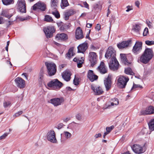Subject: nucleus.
<instances>
[{
  "label": "nucleus",
  "instance_id": "obj_59",
  "mask_svg": "<svg viewBox=\"0 0 154 154\" xmlns=\"http://www.w3.org/2000/svg\"><path fill=\"white\" fill-rule=\"evenodd\" d=\"M4 20L2 17H0V24H2L4 23Z\"/></svg>",
  "mask_w": 154,
  "mask_h": 154
},
{
  "label": "nucleus",
  "instance_id": "obj_62",
  "mask_svg": "<svg viewBox=\"0 0 154 154\" xmlns=\"http://www.w3.org/2000/svg\"><path fill=\"white\" fill-rule=\"evenodd\" d=\"M69 120V118H64L63 119V121H64L65 122H67Z\"/></svg>",
  "mask_w": 154,
  "mask_h": 154
},
{
  "label": "nucleus",
  "instance_id": "obj_15",
  "mask_svg": "<svg viewBox=\"0 0 154 154\" xmlns=\"http://www.w3.org/2000/svg\"><path fill=\"white\" fill-rule=\"evenodd\" d=\"M132 43V40L130 39L127 41H123L117 45L118 47L120 49L127 48Z\"/></svg>",
  "mask_w": 154,
  "mask_h": 154
},
{
  "label": "nucleus",
  "instance_id": "obj_7",
  "mask_svg": "<svg viewBox=\"0 0 154 154\" xmlns=\"http://www.w3.org/2000/svg\"><path fill=\"white\" fill-rule=\"evenodd\" d=\"M116 51L111 47L108 48L105 55V57L107 59H110V60L116 58Z\"/></svg>",
  "mask_w": 154,
  "mask_h": 154
},
{
  "label": "nucleus",
  "instance_id": "obj_16",
  "mask_svg": "<svg viewBox=\"0 0 154 154\" xmlns=\"http://www.w3.org/2000/svg\"><path fill=\"white\" fill-rule=\"evenodd\" d=\"M46 8L45 5L43 2H39L35 4L33 6V10H35L37 9H39L42 11L45 10Z\"/></svg>",
  "mask_w": 154,
  "mask_h": 154
},
{
  "label": "nucleus",
  "instance_id": "obj_14",
  "mask_svg": "<svg viewBox=\"0 0 154 154\" xmlns=\"http://www.w3.org/2000/svg\"><path fill=\"white\" fill-rule=\"evenodd\" d=\"M64 100L62 98H55L51 99L50 103L52 104L55 106H57L61 104L63 102Z\"/></svg>",
  "mask_w": 154,
  "mask_h": 154
},
{
  "label": "nucleus",
  "instance_id": "obj_57",
  "mask_svg": "<svg viewBox=\"0 0 154 154\" xmlns=\"http://www.w3.org/2000/svg\"><path fill=\"white\" fill-rule=\"evenodd\" d=\"M101 134L100 133H98V134H96L95 135H94V137L95 138H97L99 137H101Z\"/></svg>",
  "mask_w": 154,
  "mask_h": 154
},
{
  "label": "nucleus",
  "instance_id": "obj_39",
  "mask_svg": "<svg viewBox=\"0 0 154 154\" xmlns=\"http://www.w3.org/2000/svg\"><path fill=\"white\" fill-rule=\"evenodd\" d=\"M54 11H53L51 13L54 15L55 17L57 18H58L60 17V15L59 12L57 11L56 9H54Z\"/></svg>",
  "mask_w": 154,
  "mask_h": 154
},
{
  "label": "nucleus",
  "instance_id": "obj_38",
  "mask_svg": "<svg viewBox=\"0 0 154 154\" xmlns=\"http://www.w3.org/2000/svg\"><path fill=\"white\" fill-rule=\"evenodd\" d=\"M63 134L65 137L67 139H70L72 136L71 134L67 131H64L63 132Z\"/></svg>",
  "mask_w": 154,
  "mask_h": 154
},
{
  "label": "nucleus",
  "instance_id": "obj_45",
  "mask_svg": "<svg viewBox=\"0 0 154 154\" xmlns=\"http://www.w3.org/2000/svg\"><path fill=\"white\" fill-rule=\"evenodd\" d=\"M146 44L148 45H151L154 44V41H153L147 40L145 41Z\"/></svg>",
  "mask_w": 154,
  "mask_h": 154
},
{
  "label": "nucleus",
  "instance_id": "obj_1",
  "mask_svg": "<svg viewBox=\"0 0 154 154\" xmlns=\"http://www.w3.org/2000/svg\"><path fill=\"white\" fill-rule=\"evenodd\" d=\"M153 56V52L152 49L147 48L140 57L139 60L143 63L146 64L151 59Z\"/></svg>",
  "mask_w": 154,
  "mask_h": 154
},
{
  "label": "nucleus",
  "instance_id": "obj_21",
  "mask_svg": "<svg viewBox=\"0 0 154 154\" xmlns=\"http://www.w3.org/2000/svg\"><path fill=\"white\" fill-rule=\"evenodd\" d=\"M104 84L106 91H108L110 89L111 87L112 82L111 77L109 75L104 80Z\"/></svg>",
  "mask_w": 154,
  "mask_h": 154
},
{
  "label": "nucleus",
  "instance_id": "obj_41",
  "mask_svg": "<svg viewBox=\"0 0 154 154\" xmlns=\"http://www.w3.org/2000/svg\"><path fill=\"white\" fill-rule=\"evenodd\" d=\"M23 113V112L22 111H20L15 113L13 115V117L14 118H16L19 116H20Z\"/></svg>",
  "mask_w": 154,
  "mask_h": 154
},
{
  "label": "nucleus",
  "instance_id": "obj_13",
  "mask_svg": "<svg viewBox=\"0 0 154 154\" xmlns=\"http://www.w3.org/2000/svg\"><path fill=\"white\" fill-rule=\"evenodd\" d=\"M17 5L18 8L20 12H26V3L25 0H18Z\"/></svg>",
  "mask_w": 154,
  "mask_h": 154
},
{
  "label": "nucleus",
  "instance_id": "obj_50",
  "mask_svg": "<svg viewBox=\"0 0 154 154\" xmlns=\"http://www.w3.org/2000/svg\"><path fill=\"white\" fill-rule=\"evenodd\" d=\"M140 1H139L137 0L135 2V6H136L138 8H140Z\"/></svg>",
  "mask_w": 154,
  "mask_h": 154
},
{
  "label": "nucleus",
  "instance_id": "obj_54",
  "mask_svg": "<svg viewBox=\"0 0 154 154\" xmlns=\"http://www.w3.org/2000/svg\"><path fill=\"white\" fill-rule=\"evenodd\" d=\"M127 9L126 10V11L127 12H128L132 10V9L131 8V7L130 6H128L126 7Z\"/></svg>",
  "mask_w": 154,
  "mask_h": 154
},
{
  "label": "nucleus",
  "instance_id": "obj_12",
  "mask_svg": "<svg viewBox=\"0 0 154 154\" xmlns=\"http://www.w3.org/2000/svg\"><path fill=\"white\" fill-rule=\"evenodd\" d=\"M91 88L93 91L94 94L96 95L102 94L103 93L102 89L99 86L92 85H91Z\"/></svg>",
  "mask_w": 154,
  "mask_h": 154
},
{
  "label": "nucleus",
  "instance_id": "obj_11",
  "mask_svg": "<svg viewBox=\"0 0 154 154\" xmlns=\"http://www.w3.org/2000/svg\"><path fill=\"white\" fill-rule=\"evenodd\" d=\"M109 66L110 68L113 70L115 71L118 69L119 63L116 58L110 60Z\"/></svg>",
  "mask_w": 154,
  "mask_h": 154
},
{
  "label": "nucleus",
  "instance_id": "obj_26",
  "mask_svg": "<svg viewBox=\"0 0 154 154\" xmlns=\"http://www.w3.org/2000/svg\"><path fill=\"white\" fill-rule=\"evenodd\" d=\"M56 38L58 39L65 40L68 39V37L66 34L64 33H62L57 34Z\"/></svg>",
  "mask_w": 154,
  "mask_h": 154
},
{
  "label": "nucleus",
  "instance_id": "obj_32",
  "mask_svg": "<svg viewBox=\"0 0 154 154\" xmlns=\"http://www.w3.org/2000/svg\"><path fill=\"white\" fill-rule=\"evenodd\" d=\"M74 54L73 49L72 48H71L69 49L68 53L66 54V57L70 58L74 56Z\"/></svg>",
  "mask_w": 154,
  "mask_h": 154
},
{
  "label": "nucleus",
  "instance_id": "obj_64",
  "mask_svg": "<svg viewBox=\"0 0 154 154\" xmlns=\"http://www.w3.org/2000/svg\"><path fill=\"white\" fill-rule=\"evenodd\" d=\"M86 14L85 13H83L80 16V17H85L86 16Z\"/></svg>",
  "mask_w": 154,
  "mask_h": 154
},
{
  "label": "nucleus",
  "instance_id": "obj_60",
  "mask_svg": "<svg viewBox=\"0 0 154 154\" xmlns=\"http://www.w3.org/2000/svg\"><path fill=\"white\" fill-rule=\"evenodd\" d=\"M84 5L85 8L88 9L89 8L88 5L86 2H84Z\"/></svg>",
  "mask_w": 154,
  "mask_h": 154
},
{
  "label": "nucleus",
  "instance_id": "obj_44",
  "mask_svg": "<svg viewBox=\"0 0 154 154\" xmlns=\"http://www.w3.org/2000/svg\"><path fill=\"white\" fill-rule=\"evenodd\" d=\"M114 128V126L112 125L109 127H106V131L109 133Z\"/></svg>",
  "mask_w": 154,
  "mask_h": 154
},
{
  "label": "nucleus",
  "instance_id": "obj_43",
  "mask_svg": "<svg viewBox=\"0 0 154 154\" xmlns=\"http://www.w3.org/2000/svg\"><path fill=\"white\" fill-rule=\"evenodd\" d=\"M9 134L8 133H5L0 136V140H2L5 139Z\"/></svg>",
  "mask_w": 154,
  "mask_h": 154
},
{
  "label": "nucleus",
  "instance_id": "obj_2",
  "mask_svg": "<svg viewBox=\"0 0 154 154\" xmlns=\"http://www.w3.org/2000/svg\"><path fill=\"white\" fill-rule=\"evenodd\" d=\"M63 84L57 79H55L49 82L46 87L48 89L58 90L63 86Z\"/></svg>",
  "mask_w": 154,
  "mask_h": 154
},
{
  "label": "nucleus",
  "instance_id": "obj_29",
  "mask_svg": "<svg viewBox=\"0 0 154 154\" xmlns=\"http://www.w3.org/2000/svg\"><path fill=\"white\" fill-rule=\"evenodd\" d=\"M140 27L139 25L136 24L133 26L132 30L135 32L139 34H140Z\"/></svg>",
  "mask_w": 154,
  "mask_h": 154
},
{
  "label": "nucleus",
  "instance_id": "obj_20",
  "mask_svg": "<svg viewBox=\"0 0 154 154\" xmlns=\"http://www.w3.org/2000/svg\"><path fill=\"white\" fill-rule=\"evenodd\" d=\"M17 85L20 88H23L25 86V82L24 80L20 78H17L15 80Z\"/></svg>",
  "mask_w": 154,
  "mask_h": 154
},
{
  "label": "nucleus",
  "instance_id": "obj_63",
  "mask_svg": "<svg viewBox=\"0 0 154 154\" xmlns=\"http://www.w3.org/2000/svg\"><path fill=\"white\" fill-rule=\"evenodd\" d=\"M12 24V22L10 21H9L7 24L8 26H9Z\"/></svg>",
  "mask_w": 154,
  "mask_h": 154
},
{
  "label": "nucleus",
  "instance_id": "obj_6",
  "mask_svg": "<svg viewBox=\"0 0 154 154\" xmlns=\"http://www.w3.org/2000/svg\"><path fill=\"white\" fill-rule=\"evenodd\" d=\"M55 31L54 26H49L44 29V31L47 38H51L53 36V34Z\"/></svg>",
  "mask_w": 154,
  "mask_h": 154
},
{
  "label": "nucleus",
  "instance_id": "obj_46",
  "mask_svg": "<svg viewBox=\"0 0 154 154\" xmlns=\"http://www.w3.org/2000/svg\"><path fill=\"white\" fill-rule=\"evenodd\" d=\"M30 17L29 16H26V17H19V19L21 21H23L27 20L30 18Z\"/></svg>",
  "mask_w": 154,
  "mask_h": 154
},
{
  "label": "nucleus",
  "instance_id": "obj_8",
  "mask_svg": "<svg viewBox=\"0 0 154 154\" xmlns=\"http://www.w3.org/2000/svg\"><path fill=\"white\" fill-rule=\"evenodd\" d=\"M47 139L49 141L52 143H57V140L56 138V134L53 130H51L48 132Z\"/></svg>",
  "mask_w": 154,
  "mask_h": 154
},
{
  "label": "nucleus",
  "instance_id": "obj_22",
  "mask_svg": "<svg viewBox=\"0 0 154 154\" xmlns=\"http://www.w3.org/2000/svg\"><path fill=\"white\" fill-rule=\"evenodd\" d=\"M71 73L70 72L66 70L62 73V78L66 81H69L71 79Z\"/></svg>",
  "mask_w": 154,
  "mask_h": 154
},
{
  "label": "nucleus",
  "instance_id": "obj_27",
  "mask_svg": "<svg viewBox=\"0 0 154 154\" xmlns=\"http://www.w3.org/2000/svg\"><path fill=\"white\" fill-rule=\"evenodd\" d=\"M75 13V11L72 9L69 10L65 12L64 14L65 19L66 20H68L69 18V17L73 15Z\"/></svg>",
  "mask_w": 154,
  "mask_h": 154
},
{
  "label": "nucleus",
  "instance_id": "obj_28",
  "mask_svg": "<svg viewBox=\"0 0 154 154\" xmlns=\"http://www.w3.org/2000/svg\"><path fill=\"white\" fill-rule=\"evenodd\" d=\"M120 56L121 60L124 64L128 65L130 63L127 60L126 55L125 54H121Z\"/></svg>",
  "mask_w": 154,
  "mask_h": 154
},
{
  "label": "nucleus",
  "instance_id": "obj_37",
  "mask_svg": "<svg viewBox=\"0 0 154 154\" xmlns=\"http://www.w3.org/2000/svg\"><path fill=\"white\" fill-rule=\"evenodd\" d=\"M3 3L5 5H8L13 3V0H2Z\"/></svg>",
  "mask_w": 154,
  "mask_h": 154
},
{
  "label": "nucleus",
  "instance_id": "obj_53",
  "mask_svg": "<svg viewBox=\"0 0 154 154\" xmlns=\"http://www.w3.org/2000/svg\"><path fill=\"white\" fill-rule=\"evenodd\" d=\"M95 29L99 31L100 29V26L99 24H97L95 27Z\"/></svg>",
  "mask_w": 154,
  "mask_h": 154
},
{
  "label": "nucleus",
  "instance_id": "obj_25",
  "mask_svg": "<svg viewBox=\"0 0 154 154\" xmlns=\"http://www.w3.org/2000/svg\"><path fill=\"white\" fill-rule=\"evenodd\" d=\"M84 58L82 57L81 58L79 57H75L73 59V61L77 63V66L79 68H80L82 66L83 64Z\"/></svg>",
  "mask_w": 154,
  "mask_h": 154
},
{
  "label": "nucleus",
  "instance_id": "obj_30",
  "mask_svg": "<svg viewBox=\"0 0 154 154\" xmlns=\"http://www.w3.org/2000/svg\"><path fill=\"white\" fill-rule=\"evenodd\" d=\"M58 0H51V8L53 10L57 9V7Z\"/></svg>",
  "mask_w": 154,
  "mask_h": 154
},
{
  "label": "nucleus",
  "instance_id": "obj_10",
  "mask_svg": "<svg viewBox=\"0 0 154 154\" xmlns=\"http://www.w3.org/2000/svg\"><path fill=\"white\" fill-rule=\"evenodd\" d=\"M132 149L135 153L137 154L142 153L145 151L144 146H141L137 144L133 145Z\"/></svg>",
  "mask_w": 154,
  "mask_h": 154
},
{
  "label": "nucleus",
  "instance_id": "obj_18",
  "mask_svg": "<svg viewBox=\"0 0 154 154\" xmlns=\"http://www.w3.org/2000/svg\"><path fill=\"white\" fill-rule=\"evenodd\" d=\"M97 70L102 74H105L107 72V68L103 62H100V65L97 67Z\"/></svg>",
  "mask_w": 154,
  "mask_h": 154
},
{
  "label": "nucleus",
  "instance_id": "obj_61",
  "mask_svg": "<svg viewBox=\"0 0 154 154\" xmlns=\"http://www.w3.org/2000/svg\"><path fill=\"white\" fill-rule=\"evenodd\" d=\"M92 26V25L91 23H87L86 24V27L88 28H90Z\"/></svg>",
  "mask_w": 154,
  "mask_h": 154
},
{
  "label": "nucleus",
  "instance_id": "obj_52",
  "mask_svg": "<svg viewBox=\"0 0 154 154\" xmlns=\"http://www.w3.org/2000/svg\"><path fill=\"white\" fill-rule=\"evenodd\" d=\"M111 106V105H108L107 104H106L105 106H104L103 107V109H109L110 108V107Z\"/></svg>",
  "mask_w": 154,
  "mask_h": 154
},
{
  "label": "nucleus",
  "instance_id": "obj_55",
  "mask_svg": "<svg viewBox=\"0 0 154 154\" xmlns=\"http://www.w3.org/2000/svg\"><path fill=\"white\" fill-rule=\"evenodd\" d=\"M90 48L92 50H95L97 49V48L95 47L93 45H91Z\"/></svg>",
  "mask_w": 154,
  "mask_h": 154
},
{
  "label": "nucleus",
  "instance_id": "obj_17",
  "mask_svg": "<svg viewBox=\"0 0 154 154\" xmlns=\"http://www.w3.org/2000/svg\"><path fill=\"white\" fill-rule=\"evenodd\" d=\"M141 114L143 115H150L154 113V106H150L147 107L145 110H143L141 112Z\"/></svg>",
  "mask_w": 154,
  "mask_h": 154
},
{
  "label": "nucleus",
  "instance_id": "obj_36",
  "mask_svg": "<svg viewBox=\"0 0 154 154\" xmlns=\"http://www.w3.org/2000/svg\"><path fill=\"white\" fill-rule=\"evenodd\" d=\"M119 103L118 100L117 98H114L112 100V102L111 103V106H114L117 105Z\"/></svg>",
  "mask_w": 154,
  "mask_h": 154
},
{
  "label": "nucleus",
  "instance_id": "obj_34",
  "mask_svg": "<svg viewBox=\"0 0 154 154\" xmlns=\"http://www.w3.org/2000/svg\"><path fill=\"white\" fill-rule=\"evenodd\" d=\"M44 20L49 22H53V20L52 17L48 15L45 16Z\"/></svg>",
  "mask_w": 154,
  "mask_h": 154
},
{
  "label": "nucleus",
  "instance_id": "obj_5",
  "mask_svg": "<svg viewBox=\"0 0 154 154\" xmlns=\"http://www.w3.org/2000/svg\"><path fill=\"white\" fill-rule=\"evenodd\" d=\"M129 80V79L128 77L120 75L117 80L118 85L121 88H124Z\"/></svg>",
  "mask_w": 154,
  "mask_h": 154
},
{
  "label": "nucleus",
  "instance_id": "obj_3",
  "mask_svg": "<svg viewBox=\"0 0 154 154\" xmlns=\"http://www.w3.org/2000/svg\"><path fill=\"white\" fill-rule=\"evenodd\" d=\"M45 65L48 75L50 76L54 75L57 71V67L55 64L53 63H46Z\"/></svg>",
  "mask_w": 154,
  "mask_h": 154
},
{
  "label": "nucleus",
  "instance_id": "obj_40",
  "mask_svg": "<svg viewBox=\"0 0 154 154\" xmlns=\"http://www.w3.org/2000/svg\"><path fill=\"white\" fill-rule=\"evenodd\" d=\"M3 106L5 108L10 107L11 105V103L10 101H5L3 103Z\"/></svg>",
  "mask_w": 154,
  "mask_h": 154
},
{
  "label": "nucleus",
  "instance_id": "obj_58",
  "mask_svg": "<svg viewBox=\"0 0 154 154\" xmlns=\"http://www.w3.org/2000/svg\"><path fill=\"white\" fill-rule=\"evenodd\" d=\"M2 15L6 17H7L8 18H10L11 16V15L8 16L7 15H5L4 14V11H3L2 12Z\"/></svg>",
  "mask_w": 154,
  "mask_h": 154
},
{
  "label": "nucleus",
  "instance_id": "obj_51",
  "mask_svg": "<svg viewBox=\"0 0 154 154\" xmlns=\"http://www.w3.org/2000/svg\"><path fill=\"white\" fill-rule=\"evenodd\" d=\"M142 88V87L138 85H136L134 84L133 87L131 89L132 90L133 88Z\"/></svg>",
  "mask_w": 154,
  "mask_h": 154
},
{
  "label": "nucleus",
  "instance_id": "obj_31",
  "mask_svg": "<svg viewBox=\"0 0 154 154\" xmlns=\"http://www.w3.org/2000/svg\"><path fill=\"white\" fill-rule=\"evenodd\" d=\"M148 125L149 130L151 131H154V118L151 120Z\"/></svg>",
  "mask_w": 154,
  "mask_h": 154
},
{
  "label": "nucleus",
  "instance_id": "obj_24",
  "mask_svg": "<svg viewBox=\"0 0 154 154\" xmlns=\"http://www.w3.org/2000/svg\"><path fill=\"white\" fill-rule=\"evenodd\" d=\"M84 37L81 28L79 27L77 28L75 32V38L77 39L83 38Z\"/></svg>",
  "mask_w": 154,
  "mask_h": 154
},
{
  "label": "nucleus",
  "instance_id": "obj_23",
  "mask_svg": "<svg viewBox=\"0 0 154 154\" xmlns=\"http://www.w3.org/2000/svg\"><path fill=\"white\" fill-rule=\"evenodd\" d=\"M88 77L89 80L92 82L97 79L98 77L94 74L92 70H89L88 75Z\"/></svg>",
  "mask_w": 154,
  "mask_h": 154
},
{
  "label": "nucleus",
  "instance_id": "obj_4",
  "mask_svg": "<svg viewBox=\"0 0 154 154\" xmlns=\"http://www.w3.org/2000/svg\"><path fill=\"white\" fill-rule=\"evenodd\" d=\"M88 60L91 66L93 67L97 63L98 56L94 52H90L88 55Z\"/></svg>",
  "mask_w": 154,
  "mask_h": 154
},
{
  "label": "nucleus",
  "instance_id": "obj_48",
  "mask_svg": "<svg viewBox=\"0 0 154 154\" xmlns=\"http://www.w3.org/2000/svg\"><path fill=\"white\" fill-rule=\"evenodd\" d=\"M64 126L63 124L62 123H60L58 124L57 126V128L58 129H61V128H62L63 126Z\"/></svg>",
  "mask_w": 154,
  "mask_h": 154
},
{
  "label": "nucleus",
  "instance_id": "obj_42",
  "mask_svg": "<svg viewBox=\"0 0 154 154\" xmlns=\"http://www.w3.org/2000/svg\"><path fill=\"white\" fill-rule=\"evenodd\" d=\"M43 70H41L40 74L39 76V80L42 81L43 78Z\"/></svg>",
  "mask_w": 154,
  "mask_h": 154
},
{
  "label": "nucleus",
  "instance_id": "obj_47",
  "mask_svg": "<svg viewBox=\"0 0 154 154\" xmlns=\"http://www.w3.org/2000/svg\"><path fill=\"white\" fill-rule=\"evenodd\" d=\"M148 32V29L147 28H146L144 29L143 33V35L144 36H146Z\"/></svg>",
  "mask_w": 154,
  "mask_h": 154
},
{
  "label": "nucleus",
  "instance_id": "obj_9",
  "mask_svg": "<svg viewBox=\"0 0 154 154\" xmlns=\"http://www.w3.org/2000/svg\"><path fill=\"white\" fill-rule=\"evenodd\" d=\"M142 42L137 41L133 47L132 52L135 54H138L142 49Z\"/></svg>",
  "mask_w": 154,
  "mask_h": 154
},
{
  "label": "nucleus",
  "instance_id": "obj_19",
  "mask_svg": "<svg viewBox=\"0 0 154 154\" xmlns=\"http://www.w3.org/2000/svg\"><path fill=\"white\" fill-rule=\"evenodd\" d=\"M88 48V44L84 42L80 45L77 47L78 52L82 53L84 54L85 51Z\"/></svg>",
  "mask_w": 154,
  "mask_h": 154
},
{
  "label": "nucleus",
  "instance_id": "obj_49",
  "mask_svg": "<svg viewBox=\"0 0 154 154\" xmlns=\"http://www.w3.org/2000/svg\"><path fill=\"white\" fill-rule=\"evenodd\" d=\"M73 83L75 85H78L79 83L78 79L77 78H75L73 80Z\"/></svg>",
  "mask_w": 154,
  "mask_h": 154
},
{
  "label": "nucleus",
  "instance_id": "obj_33",
  "mask_svg": "<svg viewBox=\"0 0 154 154\" xmlns=\"http://www.w3.org/2000/svg\"><path fill=\"white\" fill-rule=\"evenodd\" d=\"M69 5V3L67 0H62L61 6L62 9H64L65 7Z\"/></svg>",
  "mask_w": 154,
  "mask_h": 154
},
{
  "label": "nucleus",
  "instance_id": "obj_35",
  "mask_svg": "<svg viewBox=\"0 0 154 154\" xmlns=\"http://www.w3.org/2000/svg\"><path fill=\"white\" fill-rule=\"evenodd\" d=\"M125 72L127 74L133 75L134 73L132 72V70L130 68H125Z\"/></svg>",
  "mask_w": 154,
  "mask_h": 154
},
{
  "label": "nucleus",
  "instance_id": "obj_56",
  "mask_svg": "<svg viewBox=\"0 0 154 154\" xmlns=\"http://www.w3.org/2000/svg\"><path fill=\"white\" fill-rule=\"evenodd\" d=\"M147 23L149 27V28H151L152 27V23L151 22L149 21L148 22H147Z\"/></svg>",
  "mask_w": 154,
  "mask_h": 154
}]
</instances>
